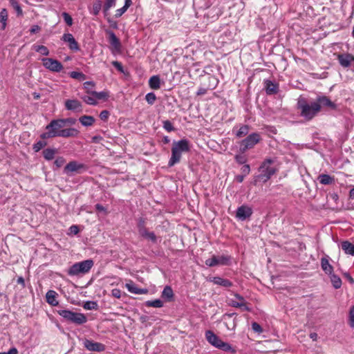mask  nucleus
<instances>
[{"label":"nucleus","mask_w":354,"mask_h":354,"mask_svg":"<svg viewBox=\"0 0 354 354\" xmlns=\"http://www.w3.org/2000/svg\"><path fill=\"white\" fill-rule=\"evenodd\" d=\"M190 149L189 142L187 139L174 141L171 147V155L168 162V166L171 167L180 162L182 153L187 152Z\"/></svg>","instance_id":"obj_1"},{"label":"nucleus","mask_w":354,"mask_h":354,"mask_svg":"<svg viewBox=\"0 0 354 354\" xmlns=\"http://www.w3.org/2000/svg\"><path fill=\"white\" fill-rule=\"evenodd\" d=\"M297 108L300 110L301 116L308 120H312L320 111L319 106L315 102L309 104L304 97L299 99Z\"/></svg>","instance_id":"obj_2"},{"label":"nucleus","mask_w":354,"mask_h":354,"mask_svg":"<svg viewBox=\"0 0 354 354\" xmlns=\"http://www.w3.org/2000/svg\"><path fill=\"white\" fill-rule=\"evenodd\" d=\"M57 313L60 315L66 322H71L75 324H82L86 322V317L80 313L73 312L69 310L60 309L57 310Z\"/></svg>","instance_id":"obj_3"},{"label":"nucleus","mask_w":354,"mask_h":354,"mask_svg":"<svg viewBox=\"0 0 354 354\" xmlns=\"http://www.w3.org/2000/svg\"><path fill=\"white\" fill-rule=\"evenodd\" d=\"M64 127L63 121L60 120H52L46 127V132L41 134L40 137L43 140L59 137V135Z\"/></svg>","instance_id":"obj_4"},{"label":"nucleus","mask_w":354,"mask_h":354,"mask_svg":"<svg viewBox=\"0 0 354 354\" xmlns=\"http://www.w3.org/2000/svg\"><path fill=\"white\" fill-rule=\"evenodd\" d=\"M273 160L270 158L266 159L261 164L259 171L261 172L259 178L263 181L266 182L272 176L276 173V169L271 167Z\"/></svg>","instance_id":"obj_5"},{"label":"nucleus","mask_w":354,"mask_h":354,"mask_svg":"<svg viewBox=\"0 0 354 354\" xmlns=\"http://www.w3.org/2000/svg\"><path fill=\"white\" fill-rule=\"evenodd\" d=\"M261 140L258 133H252L241 142L240 151L245 153L248 149L253 148Z\"/></svg>","instance_id":"obj_6"},{"label":"nucleus","mask_w":354,"mask_h":354,"mask_svg":"<svg viewBox=\"0 0 354 354\" xmlns=\"http://www.w3.org/2000/svg\"><path fill=\"white\" fill-rule=\"evenodd\" d=\"M232 257L229 255H213L211 258L205 260V265L209 267L216 266H229L231 264Z\"/></svg>","instance_id":"obj_7"},{"label":"nucleus","mask_w":354,"mask_h":354,"mask_svg":"<svg viewBox=\"0 0 354 354\" xmlns=\"http://www.w3.org/2000/svg\"><path fill=\"white\" fill-rule=\"evenodd\" d=\"M88 272V260H85L73 265L69 270L70 275H78L80 274H85Z\"/></svg>","instance_id":"obj_8"},{"label":"nucleus","mask_w":354,"mask_h":354,"mask_svg":"<svg viewBox=\"0 0 354 354\" xmlns=\"http://www.w3.org/2000/svg\"><path fill=\"white\" fill-rule=\"evenodd\" d=\"M315 102L319 106V111H321L322 108H327L330 110H336L337 109V104L324 95H317Z\"/></svg>","instance_id":"obj_9"},{"label":"nucleus","mask_w":354,"mask_h":354,"mask_svg":"<svg viewBox=\"0 0 354 354\" xmlns=\"http://www.w3.org/2000/svg\"><path fill=\"white\" fill-rule=\"evenodd\" d=\"M43 66L48 70L53 72H60L63 66L60 62L53 58H42Z\"/></svg>","instance_id":"obj_10"},{"label":"nucleus","mask_w":354,"mask_h":354,"mask_svg":"<svg viewBox=\"0 0 354 354\" xmlns=\"http://www.w3.org/2000/svg\"><path fill=\"white\" fill-rule=\"evenodd\" d=\"M252 209L246 205L239 207L236 212V217L241 221L249 218L252 214Z\"/></svg>","instance_id":"obj_11"},{"label":"nucleus","mask_w":354,"mask_h":354,"mask_svg":"<svg viewBox=\"0 0 354 354\" xmlns=\"http://www.w3.org/2000/svg\"><path fill=\"white\" fill-rule=\"evenodd\" d=\"M234 295L237 300L230 299L229 303L230 306L241 308L243 310L250 311V308L247 306V303L243 296L238 293H234Z\"/></svg>","instance_id":"obj_12"},{"label":"nucleus","mask_w":354,"mask_h":354,"mask_svg":"<svg viewBox=\"0 0 354 354\" xmlns=\"http://www.w3.org/2000/svg\"><path fill=\"white\" fill-rule=\"evenodd\" d=\"M339 64L344 68H348L354 62V56L350 53L339 54L337 56Z\"/></svg>","instance_id":"obj_13"},{"label":"nucleus","mask_w":354,"mask_h":354,"mask_svg":"<svg viewBox=\"0 0 354 354\" xmlns=\"http://www.w3.org/2000/svg\"><path fill=\"white\" fill-rule=\"evenodd\" d=\"M108 97V93L106 91H90V104H96L97 100L105 101Z\"/></svg>","instance_id":"obj_14"},{"label":"nucleus","mask_w":354,"mask_h":354,"mask_svg":"<svg viewBox=\"0 0 354 354\" xmlns=\"http://www.w3.org/2000/svg\"><path fill=\"white\" fill-rule=\"evenodd\" d=\"M84 167L82 164L78 163L76 161H71L66 165L64 171L66 174H71L73 172L79 173Z\"/></svg>","instance_id":"obj_15"},{"label":"nucleus","mask_w":354,"mask_h":354,"mask_svg":"<svg viewBox=\"0 0 354 354\" xmlns=\"http://www.w3.org/2000/svg\"><path fill=\"white\" fill-rule=\"evenodd\" d=\"M62 40L68 43V47L71 50L77 51L79 50V45L72 34H64V35L62 36Z\"/></svg>","instance_id":"obj_16"},{"label":"nucleus","mask_w":354,"mask_h":354,"mask_svg":"<svg viewBox=\"0 0 354 354\" xmlns=\"http://www.w3.org/2000/svg\"><path fill=\"white\" fill-rule=\"evenodd\" d=\"M205 335L208 343L217 348L221 341L219 337L210 330H206Z\"/></svg>","instance_id":"obj_17"},{"label":"nucleus","mask_w":354,"mask_h":354,"mask_svg":"<svg viewBox=\"0 0 354 354\" xmlns=\"http://www.w3.org/2000/svg\"><path fill=\"white\" fill-rule=\"evenodd\" d=\"M266 92L268 95H274L279 91V84L269 80H264Z\"/></svg>","instance_id":"obj_18"},{"label":"nucleus","mask_w":354,"mask_h":354,"mask_svg":"<svg viewBox=\"0 0 354 354\" xmlns=\"http://www.w3.org/2000/svg\"><path fill=\"white\" fill-rule=\"evenodd\" d=\"M65 107L67 110L77 112L82 111V104L77 100H67L65 102Z\"/></svg>","instance_id":"obj_19"},{"label":"nucleus","mask_w":354,"mask_h":354,"mask_svg":"<svg viewBox=\"0 0 354 354\" xmlns=\"http://www.w3.org/2000/svg\"><path fill=\"white\" fill-rule=\"evenodd\" d=\"M109 41L111 46L116 51H120L121 48V44L119 39L116 37L115 34L112 31H109Z\"/></svg>","instance_id":"obj_20"},{"label":"nucleus","mask_w":354,"mask_h":354,"mask_svg":"<svg viewBox=\"0 0 354 354\" xmlns=\"http://www.w3.org/2000/svg\"><path fill=\"white\" fill-rule=\"evenodd\" d=\"M209 281L214 284L219 285L225 288L232 286V282L227 279H223L220 277H213L209 278Z\"/></svg>","instance_id":"obj_21"},{"label":"nucleus","mask_w":354,"mask_h":354,"mask_svg":"<svg viewBox=\"0 0 354 354\" xmlns=\"http://www.w3.org/2000/svg\"><path fill=\"white\" fill-rule=\"evenodd\" d=\"M322 269L326 274H331L333 272V267L329 263L328 257L326 256L321 259Z\"/></svg>","instance_id":"obj_22"},{"label":"nucleus","mask_w":354,"mask_h":354,"mask_svg":"<svg viewBox=\"0 0 354 354\" xmlns=\"http://www.w3.org/2000/svg\"><path fill=\"white\" fill-rule=\"evenodd\" d=\"M57 292L54 290H48L46 293V301L53 306H56L58 305V301L56 299Z\"/></svg>","instance_id":"obj_23"},{"label":"nucleus","mask_w":354,"mask_h":354,"mask_svg":"<svg viewBox=\"0 0 354 354\" xmlns=\"http://www.w3.org/2000/svg\"><path fill=\"white\" fill-rule=\"evenodd\" d=\"M217 348L221 349L225 352L230 353L232 354H235L236 353V349L234 347L231 346L229 343L225 342L222 340L217 346Z\"/></svg>","instance_id":"obj_24"},{"label":"nucleus","mask_w":354,"mask_h":354,"mask_svg":"<svg viewBox=\"0 0 354 354\" xmlns=\"http://www.w3.org/2000/svg\"><path fill=\"white\" fill-rule=\"evenodd\" d=\"M341 247L346 254L354 256V244L345 241L342 243Z\"/></svg>","instance_id":"obj_25"},{"label":"nucleus","mask_w":354,"mask_h":354,"mask_svg":"<svg viewBox=\"0 0 354 354\" xmlns=\"http://www.w3.org/2000/svg\"><path fill=\"white\" fill-rule=\"evenodd\" d=\"M149 85L151 88L157 90L160 88V79L158 75H153L149 80Z\"/></svg>","instance_id":"obj_26"},{"label":"nucleus","mask_w":354,"mask_h":354,"mask_svg":"<svg viewBox=\"0 0 354 354\" xmlns=\"http://www.w3.org/2000/svg\"><path fill=\"white\" fill-rule=\"evenodd\" d=\"M318 180L322 185H331L335 183L334 177H332L328 174H320L318 176Z\"/></svg>","instance_id":"obj_27"},{"label":"nucleus","mask_w":354,"mask_h":354,"mask_svg":"<svg viewBox=\"0 0 354 354\" xmlns=\"http://www.w3.org/2000/svg\"><path fill=\"white\" fill-rule=\"evenodd\" d=\"M8 18V11L6 8H3L0 11V23L1 24V29L4 30L7 26Z\"/></svg>","instance_id":"obj_28"},{"label":"nucleus","mask_w":354,"mask_h":354,"mask_svg":"<svg viewBox=\"0 0 354 354\" xmlns=\"http://www.w3.org/2000/svg\"><path fill=\"white\" fill-rule=\"evenodd\" d=\"M131 3V0H125L124 6L115 10V17H120L127 10Z\"/></svg>","instance_id":"obj_29"},{"label":"nucleus","mask_w":354,"mask_h":354,"mask_svg":"<svg viewBox=\"0 0 354 354\" xmlns=\"http://www.w3.org/2000/svg\"><path fill=\"white\" fill-rule=\"evenodd\" d=\"M161 296L162 298L168 301H171L174 297V292L172 288L169 286H166L162 292Z\"/></svg>","instance_id":"obj_30"},{"label":"nucleus","mask_w":354,"mask_h":354,"mask_svg":"<svg viewBox=\"0 0 354 354\" xmlns=\"http://www.w3.org/2000/svg\"><path fill=\"white\" fill-rule=\"evenodd\" d=\"M77 131L76 129L73 128L62 129L61 132L59 135V137L68 138L75 136L77 134Z\"/></svg>","instance_id":"obj_31"},{"label":"nucleus","mask_w":354,"mask_h":354,"mask_svg":"<svg viewBox=\"0 0 354 354\" xmlns=\"http://www.w3.org/2000/svg\"><path fill=\"white\" fill-rule=\"evenodd\" d=\"M116 0H105L104 6H103V12L104 17H106L109 14V11L111 8L115 6Z\"/></svg>","instance_id":"obj_32"},{"label":"nucleus","mask_w":354,"mask_h":354,"mask_svg":"<svg viewBox=\"0 0 354 354\" xmlns=\"http://www.w3.org/2000/svg\"><path fill=\"white\" fill-rule=\"evenodd\" d=\"M44 158L47 160H51L55 158V155L57 153L55 149L47 148L43 151Z\"/></svg>","instance_id":"obj_33"},{"label":"nucleus","mask_w":354,"mask_h":354,"mask_svg":"<svg viewBox=\"0 0 354 354\" xmlns=\"http://www.w3.org/2000/svg\"><path fill=\"white\" fill-rule=\"evenodd\" d=\"M329 275L330 277V281L333 284V286L335 289L339 288L342 286V280H341L340 277H338L337 275L333 274V272Z\"/></svg>","instance_id":"obj_34"},{"label":"nucleus","mask_w":354,"mask_h":354,"mask_svg":"<svg viewBox=\"0 0 354 354\" xmlns=\"http://www.w3.org/2000/svg\"><path fill=\"white\" fill-rule=\"evenodd\" d=\"M105 349V346L99 342H93L90 341V351H103Z\"/></svg>","instance_id":"obj_35"},{"label":"nucleus","mask_w":354,"mask_h":354,"mask_svg":"<svg viewBox=\"0 0 354 354\" xmlns=\"http://www.w3.org/2000/svg\"><path fill=\"white\" fill-rule=\"evenodd\" d=\"M145 306L147 307L161 308L163 306V302L162 300L157 299L152 301H147Z\"/></svg>","instance_id":"obj_36"},{"label":"nucleus","mask_w":354,"mask_h":354,"mask_svg":"<svg viewBox=\"0 0 354 354\" xmlns=\"http://www.w3.org/2000/svg\"><path fill=\"white\" fill-rule=\"evenodd\" d=\"M249 132V126L248 125H242L236 133V136L237 138H241L243 136H246Z\"/></svg>","instance_id":"obj_37"},{"label":"nucleus","mask_w":354,"mask_h":354,"mask_svg":"<svg viewBox=\"0 0 354 354\" xmlns=\"http://www.w3.org/2000/svg\"><path fill=\"white\" fill-rule=\"evenodd\" d=\"M126 287L128 290L134 294H142L144 292V290L137 288L133 283H127Z\"/></svg>","instance_id":"obj_38"},{"label":"nucleus","mask_w":354,"mask_h":354,"mask_svg":"<svg viewBox=\"0 0 354 354\" xmlns=\"http://www.w3.org/2000/svg\"><path fill=\"white\" fill-rule=\"evenodd\" d=\"M34 49L43 55H48L49 54L48 48L43 45L34 46Z\"/></svg>","instance_id":"obj_39"},{"label":"nucleus","mask_w":354,"mask_h":354,"mask_svg":"<svg viewBox=\"0 0 354 354\" xmlns=\"http://www.w3.org/2000/svg\"><path fill=\"white\" fill-rule=\"evenodd\" d=\"M102 1L100 0L95 1L93 5V13L97 15L102 9Z\"/></svg>","instance_id":"obj_40"},{"label":"nucleus","mask_w":354,"mask_h":354,"mask_svg":"<svg viewBox=\"0 0 354 354\" xmlns=\"http://www.w3.org/2000/svg\"><path fill=\"white\" fill-rule=\"evenodd\" d=\"M348 324L351 328H354V305L351 307L349 310Z\"/></svg>","instance_id":"obj_41"},{"label":"nucleus","mask_w":354,"mask_h":354,"mask_svg":"<svg viewBox=\"0 0 354 354\" xmlns=\"http://www.w3.org/2000/svg\"><path fill=\"white\" fill-rule=\"evenodd\" d=\"M70 77L73 78V79L78 80L80 81H82V80H84L86 79V77H85V75L83 73H80V72H77V71L71 72L70 73Z\"/></svg>","instance_id":"obj_42"},{"label":"nucleus","mask_w":354,"mask_h":354,"mask_svg":"<svg viewBox=\"0 0 354 354\" xmlns=\"http://www.w3.org/2000/svg\"><path fill=\"white\" fill-rule=\"evenodd\" d=\"M145 100L150 105H152L154 104L155 101L156 100V96L153 93H149L145 96Z\"/></svg>","instance_id":"obj_43"},{"label":"nucleus","mask_w":354,"mask_h":354,"mask_svg":"<svg viewBox=\"0 0 354 354\" xmlns=\"http://www.w3.org/2000/svg\"><path fill=\"white\" fill-rule=\"evenodd\" d=\"M236 162L239 165H243L247 162V157L243 154H236L234 157Z\"/></svg>","instance_id":"obj_44"},{"label":"nucleus","mask_w":354,"mask_h":354,"mask_svg":"<svg viewBox=\"0 0 354 354\" xmlns=\"http://www.w3.org/2000/svg\"><path fill=\"white\" fill-rule=\"evenodd\" d=\"M163 128L168 132H171L175 130L172 123L169 120H165L162 122Z\"/></svg>","instance_id":"obj_45"},{"label":"nucleus","mask_w":354,"mask_h":354,"mask_svg":"<svg viewBox=\"0 0 354 354\" xmlns=\"http://www.w3.org/2000/svg\"><path fill=\"white\" fill-rule=\"evenodd\" d=\"M46 145V142L43 141H38L33 145L32 149L35 152H38Z\"/></svg>","instance_id":"obj_46"},{"label":"nucleus","mask_w":354,"mask_h":354,"mask_svg":"<svg viewBox=\"0 0 354 354\" xmlns=\"http://www.w3.org/2000/svg\"><path fill=\"white\" fill-rule=\"evenodd\" d=\"M63 18H64V20L65 21V23L68 26H71L72 24H73V19L71 17V16L66 12H64L62 14Z\"/></svg>","instance_id":"obj_47"},{"label":"nucleus","mask_w":354,"mask_h":354,"mask_svg":"<svg viewBox=\"0 0 354 354\" xmlns=\"http://www.w3.org/2000/svg\"><path fill=\"white\" fill-rule=\"evenodd\" d=\"M144 238L150 240L153 243L157 242V237H156V234H154V232H149L148 234L147 235H145Z\"/></svg>","instance_id":"obj_48"},{"label":"nucleus","mask_w":354,"mask_h":354,"mask_svg":"<svg viewBox=\"0 0 354 354\" xmlns=\"http://www.w3.org/2000/svg\"><path fill=\"white\" fill-rule=\"evenodd\" d=\"M112 65L120 73H124V68L122 66V64L118 62V61H113L112 62Z\"/></svg>","instance_id":"obj_49"},{"label":"nucleus","mask_w":354,"mask_h":354,"mask_svg":"<svg viewBox=\"0 0 354 354\" xmlns=\"http://www.w3.org/2000/svg\"><path fill=\"white\" fill-rule=\"evenodd\" d=\"M12 6L16 10L17 15L21 16L23 15L22 9L18 2H14Z\"/></svg>","instance_id":"obj_50"},{"label":"nucleus","mask_w":354,"mask_h":354,"mask_svg":"<svg viewBox=\"0 0 354 354\" xmlns=\"http://www.w3.org/2000/svg\"><path fill=\"white\" fill-rule=\"evenodd\" d=\"M252 328L254 332L258 333H261L263 331L261 326L257 322H253L252 324Z\"/></svg>","instance_id":"obj_51"},{"label":"nucleus","mask_w":354,"mask_h":354,"mask_svg":"<svg viewBox=\"0 0 354 354\" xmlns=\"http://www.w3.org/2000/svg\"><path fill=\"white\" fill-rule=\"evenodd\" d=\"M110 113L108 111L104 110L100 113V118L102 121H106L109 118Z\"/></svg>","instance_id":"obj_52"},{"label":"nucleus","mask_w":354,"mask_h":354,"mask_svg":"<svg viewBox=\"0 0 354 354\" xmlns=\"http://www.w3.org/2000/svg\"><path fill=\"white\" fill-rule=\"evenodd\" d=\"M79 232V227L77 225H72L68 230V234L75 235Z\"/></svg>","instance_id":"obj_53"},{"label":"nucleus","mask_w":354,"mask_h":354,"mask_svg":"<svg viewBox=\"0 0 354 354\" xmlns=\"http://www.w3.org/2000/svg\"><path fill=\"white\" fill-rule=\"evenodd\" d=\"M66 160L65 159L63 158V157H58L55 160V165L57 167H61L62 166L64 165V164L65 163Z\"/></svg>","instance_id":"obj_54"},{"label":"nucleus","mask_w":354,"mask_h":354,"mask_svg":"<svg viewBox=\"0 0 354 354\" xmlns=\"http://www.w3.org/2000/svg\"><path fill=\"white\" fill-rule=\"evenodd\" d=\"M250 167L249 165H244L241 167L242 175L246 176L247 175H248L250 174Z\"/></svg>","instance_id":"obj_55"},{"label":"nucleus","mask_w":354,"mask_h":354,"mask_svg":"<svg viewBox=\"0 0 354 354\" xmlns=\"http://www.w3.org/2000/svg\"><path fill=\"white\" fill-rule=\"evenodd\" d=\"M111 295L113 297L120 299L121 297V291L120 289L114 288L111 291Z\"/></svg>","instance_id":"obj_56"},{"label":"nucleus","mask_w":354,"mask_h":354,"mask_svg":"<svg viewBox=\"0 0 354 354\" xmlns=\"http://www.w3.org/2000/svg\"><path fill=\"white\" fill-rule=\"evenodd\" d=\"M59 120L63 121L64 127L66 123L73 124L76 122L75 119H73V118H66V119H59Z\"/></svg>","instance_id":"obj_57"},{"label":"nucleus","mask_w":354,"mask_h":354,"mask_svg":"<svg viewBox=\"0 0 354 354\" xmlns=\"http://www.w3.org/2000/svg\"><path fill=\"white\" fill-rule=\"evenodd\" d=\"M40 30H41L40 26H39L38 25H33L30 28V33L34 34V33L38 32L39 31H40Z\"/></svg>","instance_id":"obj_58"},{"label":"nucleus","mask_w":354,"mask_h":354,"mask_svg":"<svg viewBox=\"0 0 354 354\" xmlns=\"http://www.w3.org/2000/svg\"><path fill=\"white\" fill-rule=\"evenodd\" d=\"M81 123L84 126H88V116L84 115L80 118Z\"/></svg>","instance_id":"obj_59"},{"label":"nucleus","mask_w":354,"mask_h":354,"mask_svg":"<svg viewBox=\"0 0 354 354\" xmlns=\"http://www.w3.org/2000/svg\"><path fill=\"white\" fill-rule=\"evenodd\" d=\"M0 354H18V351L16 348H11L8 352H0Z\"/></svg>","instance_id":"obj_60"},{"label":"nucleus","mask_w":354,"mask_h":354,"mask_svg":"<svg viewBox=\"0 0 354 354\" xmlns=\"http://www.w3.org/2000/svg\"><path fill=\"white\" fill-rule=\"evenodd\" d=\"M145 227V221L143 218H140L138 221V228Z\"/></svg>","instance_id":"obj_61"},{"label":"nucleus","mask_w":354,"mask_h":354,"mask_svg":"<svg viewBox=\"0 0 354 354\" xmlns=\"http://www.w3.org/2000/svg\"><path fill=\"white\" fill-rule=\"evenodd\" d=\"M138 232L140 236H142V237H145V236L148 234L149 231L147 230V229L145 227L138 229Z\"/></svg>","instance_id":"obj_62"},{"label":"nucleus","mask_w":354,"mask_h":354,"mask_svg":"<svg viewBox=\"0 0 354 354\" xmlns=\"http://www.w3.org/2000/svg\"><path fill=\"white\" fill-rule=\"evenodd\" d=\"M207 92V89L205 88L201 87L198 89L196 95H203L206 94Z\"/></svg>","instance_id":"obj_63"},{"label":"nucleus","mask_w":354,"mask_h":354,"mask_svg":"<svg viewBox=\"0 0 354 354\" xmlns=\"http://www.w3.org/2000/svg\"><path fill=\"white\" fill-rule=\"evenodd\" d=\"M245 176H243V175H242V174H241V175H238V176H236L235 177V180H236V181H237L238 183H242V182L243 181V180H244V178H245Z\"/></svg>","instance_id":"obj_64"}]
</instances>
